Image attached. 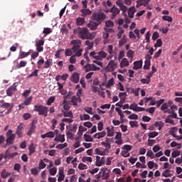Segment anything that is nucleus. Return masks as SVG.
Instances as JSON below:
<instances>
[{"label": "nucleus", "instance_id": "10", "mask_svg": "<svg viewBox=\"0 0 182 182\" xmlns=\"http://www.w3.org/2000/svg\"><path fill=\"white\" fill-rule=\"evenodd\" d=\"M16 86H17L16 82H14V85H12L10 87H9L6 90L7 96H9L11 97V96H12L14 93L16 92Z\"/></svg>", "mask_w": 182, "mask_h": 182}, {"label": "nucleus", "instance_id": "55", "mask_svg": "<svg viewBox=\"0 0 182 182\" xmlns=\"http://www.w3.org/2000/svg\"><path fill=\"white\" fill-rule=\"evenodd\" d=\"M170 173V171L168 169L165 170L163 173H162V176L164 177H171V176H173V174L171 173Z\"/></svg>", "mask_w": 182, "mask_h": 182}, {"label": "nucleus", "instance_id": "50", "mask_svg": "<svg viewBox=\"0 0 182 182\" xmlns=\"http://www.w3.org/2000/svg\"><path fill=\"white\" fill-rule=\"evenodd\" d=\"M55 102V97H50L47 100V106H50Z\"/></svg>", "mask_w": 182, "mask_h": 182}, {"label": "nucleus", "instance_id": "9", "mask_svg": "<svg viewBox=\"0 0 182 182\" xmlns=\"http://www.w3.org/2000/svg\"><path fill=\"white\" fill-rule=\"evenodd\" d=\"M43 45H45V40L40 39L36 43V48L37 52H43Z\"/></svg>", "mask_w": 182, "mask_h": 182}, {"label": "nucleus", "instance_id": "19", "mask_svg": "<svg viewBox=\"0 0 182 182\" xmlns=\"http://www.w3.org/2000/svg\"><path fill=\"white\" fill-rule=\"evenodd\" d=\"M79 79H80V74L77 73H74L71 75V82H73V83H79Z\"/></svg>", "mask_w": 182, "mask_h": 182}, {"label": "nucleus", "instance_id": "26", "mask_svg": "<svg viewBox=\"0 0 182 182\" xmlns=\"http://www.w3.org/2000/svg\"><path fill=\"white\" fill-rule=\"evenodd\" d=\"M107 136L108 137H113L114 136V127H107Z\"/></svg>", "mask_w": 182, "mask_h": 182}, {"label": "nucleus", "instance_id": "57", "mask_svg": "<svg viewBox=\"0 0 182 182\" xmlns=\"http://www.w3.org/2000/svg\"><path fill=\"white\" fill-rule=\"evenodd\" d=\"M144 63H145L144 65V70H149V69H150V65H151V61H145Z\"/></svg>", "mask_w": 182, "mask_h": 182}, {"label": "nucleus", "instance_id": "40", "mask_svg": "<svg viewBox=\"0 0 182 182\" xmlns=\"http://www.w3.org/2000/svg\"><path fill=\"white\" fill-rule=\"evenodd\" d=\"M38 73H39V70L35 69L32 73H31L28 75V77L31 78V77H33L35 76L37 77Z\"/></svg>", "mask_w": 182, "mask_h": 182}, {"label": "nucleus", "instance_id": "33", "mask_svg": "<svg viewBox=\"0 0 182 182\" xmlns=\"http://www.w3.org/2000/svg\"><path fill=\"white\" fill-rule=\"evenodd\" d=\"M27 62L25 60H21L20 61L19 64H18L16 68V69H21V68H25V66H26L27 65Z\"/></svg>", "mask_w": 182, "mask_h": 182}, {"label": "nucleus", "instance_id": "30", "mask_svg": "<svg viewBox=\"0 0 182 182\" xmlns=\"http://www.w3.org/2000/svg\"><path fill=\"white\" fill-rule=\"evenodd\" d=\"M129 65V60H127V58H123L120 63L121 68H127Z\"/></svg>", "mask_w": 182, "mask_h": 182}, {"label": "nucleus", "instance_id": "44", "mask_svg": "<svg viewBox=\"0 0 182 182\" xmlns=\"http://www.w3.org/2000/svg\"><path fill=\"white\" fill-rule=\"evenodd\" d=\"M46 167V164L43 162V160H40L39 164H38V170H42V168H45Z\"/></svg>", "mask_w": 182, "mask_h": 182}, {"label": "nucleus", "instance_id": "43", "mask_svg": "<svg viewBox=\"0 0 182 182\" xmlns=\"http://www.w3.org/2000/svg\"><path fill=\"white\" fill-rule=\"evenodd\" d=\"M84 140L85 141H93V138L92 137V136L85 134H84Z\"/></svg>", "mask_w": 182, "mask_h": 182}, {"label": "nucleus", "instance_id": "5", "mask_svg": "<svg viewBox=\"0 0 182 182\" xmlns=\"http://www.w3.org/2000/svg\"><path fill=\"white\" fill-rule=\"evenodd\" d=\"M6 144H14V141H15V137H16V135L15 134H12V131L9 129L6 134Z\"/></svg>", "mask_w": 182, "mask_h": 182}, {"label": "nucleus", "instance_id": "53", "mask_svg": "<svg viewBox=\"0 0 182 182\" xmlns=\"http://www.w3.org/2000/svg\"><path fill=\"white\" fill-rule=\"evenodd\" d=\"M159 136V132H152L149 134V139H154V137H157Z\"/></svg>", "mask_w": 182, "mask_h": 182}, {"label": "nucleus", "instance_id": "39", "mask_svg": "<svg viewBox=\"0 0 182 182\" xmlns=\"http://www.w3.org/2000/svg\"><path fill=\"white\" fill-rule=\"evenodd\" d=\"M176 132H177V128L174 127L171 128L169 133L171 136H173V137H177V135L176 134Z\"/></svg>", "mask_w": 182, "mask_h": 182}, {"label": "nucleus", "instance_id": "31", "mask_svg": "<svg viewBox=\"0 0 182 182\" xmlns=\"http://www.w3.org/2000/svg\"><path fill=\"white\" fill-rule=\"evenodd\" d=\"M11 176V173L6 172V169H3L1 173V178H7V177H9Z\"/></svg>", "mask_w": 182, "mask_h": 182}, {"label": "nucleus", "instance_id": "58", "mask_svg": "<svg viewBox=\"0 0 182 182\" xmlns=\"http://www.w3.org/2000/svg\"><path fill=\"white\" fill-rule=\"evenodd\" d=\"M61 32L62 33H65V35H68V33H69V30H68V28L65 24L62 26Z\"/></svg>", "mask_w": 182, "mask_h": 182}, {"label": "nucleus", "instance_id": "47", "mask_svg": "<svg viewBox=\"0 0 182 182\" xmlns=\"http://www.w3.org/2000/svg\"><path fill=\"white\" fill-rule=\"evenodd\" d=\"M82 161L83 163H86V161H88L89 163H92V161H93V159H92V157L90 156H83Z\"/></svg>", "mask_w": 182, "mask_h": 182}, {"label": "nucleus", "instance_id": "8", "mask_svg": "<svg viewBox=\"0 0 182 182\" xmlns=\"http://www.w3.org/2000/svg\"><path fill=\"white\" fill-rule=\"evenodd\" d=\"M117 68V63L114 62V60H110L106 67V70H107V72H114Z\"/></svg>", "mask_w": 182, "mask_h": 182}, {"label": "nucleus", "instance_id": "17", "mask_svg": "<svg viewBox=\"0 0 182 182\" xmlns=\"http://www.w3.org/2000/svg\"><path fill=\"white\" fill-rule=\"evenodd\" d=\"M143 66V60H137L134 62V70H139V69H141Z\"/></svg>", "mask_w": 182, "mask_h": 182}, {"label": "nucleus", "instance_id": "35", "mask_svg": "<svg viewBox=\"0 0 182 182\" xmlns=\"http://www.w3.org/2000/svg\"><path fill=\"white\" fill-rule=\"evenodd\" d=\"M100 89L103 90L102 88V85H100V87L92 86V92H94V93H100Z\"/></svg>", "mask_w": 182, "mask_h": 182}, {"label": "nucleus", "instance_id": "27", "mask_svg": "<svg viewBox=\"0 0 182 182\" xmlns=\"http://www.w3.org/2000/svg\"><path fill=\"white\" fill-rule=\"evenodd\" d=\"M31 55V52H24V51H20L19 52V55H18V59H25V58H28Z\"/></svg>", "mask_w": 182, "mask_h": 182}, {"label": "nucleus", "instance_id": "3", "mask_svg": "<svg viewBox=\"0 0 182 182\" xmlns=\"http://www.w3.org/2000/svg\"><path fill=\"white\" fill-rule=\"evenodd\" d=\"M91 19L100 25L106 19V14L102 11L94 12L91 16Z\"/></svg>", "mask_w": 182, "mask_h": 182}, {"label": "nucleus", "instance_id": "22", "mask_svg": "<svg viewBox=\"0 0 182 182\" xmlns=\"http://www.w3.org/2000/svg\"><path fill=\"white\" fill-rule=\"evenodd\" d=\"M107 133L106 131H102V132L96 133L93 135L94 139H102V137H105L106 136Z\"/></svg>", "mask_w": 182, "mask_h": 182}, {"label": "nucleus", "instance_id": "61", "mask_svg": "<svg viewBox=\"0 0 182 182\" xmlns=\"http://www.w3.org/2000/svg\"><path fill=\"white\" fill-rule=\"evenodd\" d=\"M72 48H67L65 49V56H72V54H73V52H72Z\"/></svg>", "mask_w": 182, "mask_h": 182}, {"label": "nucleus", "instance_id": "25", "mask_svg": "<svg viewBox=\"0 0 182 182\" xmlns=\"http://www.w3.org/2000/svg\"><path fill=\"white\" fill-rule=\"evenodd\" d=\"M28 150H29V156H32L35 151H36V146L34 145L33 143H31L30 146H28Z\"/></svg>", "mask_w": 182, "mask_h": 182}, {"label": "nucleus", "instance_id": "28", "mask_svg": "<svg viewBox=\"0 0 182 182\" xmlns=\"http://www.w3.org/2000/svg\"><path fill=\"white\" fill-rule=\"evenodd\" d=\"M127 43V37L126 35H124L122 38L119 41V48H122L123 45H126Z\"/></svg>", "mask_w": 182, "mask_h": 182}, {"label": "nucleus", "instance_id": "48", "mask_svg": "<svg viewBox=\"0 0 182 182\" xmlns=\"http://www.w3.org/2000/svg\"><path fill=\"white\" fill-rule=\"evenodd\" d=\"M67 146H68V143L65 142L64 144H58L56 146V149H59L60 150H63V149H65Z\"/></svg>", "mask_w": 182, "mask_h": 182}, {"label": "nucleus", "instance_id": "20", "mask_svg": "<svg viewBox=\"0 0 182 182\" xmlns=\"http://www.w3.org/2000/svg\"><path fill=\"white\" fill-rule=\"evenodd\" d=\"M71 102L73 106H77V103H80L81 102L80 97H77L76 95L73 96L71 98Z\"/></svg>", "mask_w": 182, "mask_h": 182}, {"label": "nucleus", "instance_id": "62", "mask_svg": "<svg viewBox=\"0 0 182 182\" xmlns=\"http://www.w3.org/2000/svg\"><path fill=\"white\" fill-rule=\"evenodd\" d=\"M61 121L63 123H73V118H63Z\"/></svg>", "mask_w": 182, "mask_h": 182}, {"label": "nucleus", "instance_id": "63", "mask_svg": "<svg viewBox=\"0 0 182 182\" xmlns=\"http://www.w3.org/2000/svg\"><path fill=\"white\" fill-rule=\"evenodd\" d=\"M78 168L80 170H86L87 169V165L81 163L78 165Z\"/></svg>", "mask_w": 182, "mask_h": 182}, {"label": "nucleus", "instance_id": "16", "mask_svg": "<svg viewBox=\"0 0 182 182\" xmlns=\"http://www.w3.org/2000/svg\"><path fill=\"white\" fill-rule=\"evenodd\" d=\"M9 149H7L6 151L4 159H8L9 160H11L12 159H14L16 156H18V152L9 153Z\"/></svg>", "mask_w": 182, "mask_h": 182}, {"label": "nucleus", "instance_id": "46", "mask_svg": "<svg viewBox=\"0 0 182 182\" xmlns=\"http://www.w3.org/2000/svg\"><path fill=\"white\" fill-rule=\"evenodd\" d=\"M134 55V51H133V50H129L127 53V58H129V59H133V56Z\"/></svg>", "mask_w": 182, "mask_h": 182}, {"label": "nucleus", "instance_id": "60", "mask_svg": "<svg viewBox=\"0 0 182 182\" xmlns=\"http://www.w3.org/2000/svg\"><path fill=\"white\" fill-rule=\"evenodd\" d=\"M159 38H160V34H159V32L155 31L152 35V41H156Z\"/></svg>", "mask_w": 182, "mask_h": 182}, {"label": "nucleus", "instance_id": "42", "mask_svg": "<svg viewBox=\"0 0 182 182\" xmlns=\"http://www.w3.org/2000/svg\"><path fill=\"white\" fill-rule=\"evenodd\" d=\"M41 170L36 168H33L31 169V173L33 174V176H38Z\"/></svg>", "mask_w": 182, "mask_h": 182}, {"label": "nucleus", "instance_id": "34", "mask_svg": "<svg viewBox=\"0 0 182 182\" xmlns=\"http://www.w3.org/2000/svg\"><path fill=\"white\" fill-rule=\"evenodd\" d=\"M36 127L35 126V122H31V127H30V130L28 132V135L31 136L33 132H35V128Z\"/></svg>", "mask_w": 182, "mask_h": 182}, {"label": "nucleus", "instance_id": "12", "mask_svg": "<svg viewBox=\"0 0 182 182\" xmlns=\"http://www.w3.org/2000/svg\"><path fill=\"white\" fill-rule=\"evenodd\" d=\"M173 105V101L170 100L168 102L164 103L161 107V110H162V112H164V113H168V110H167V109H168L170 107V106H171Z\"/></svg>", "mask_w": 182, "mask_h": 182}, {"label": "nucleus", "instance_id": "24", "mask_svg": "<svg viewBox=\"0 0 182 182\" xmlns=\"http://www.w3.org/2000/svg\"><path fill=\"white\" fill-rule=\"evenodd\" d=\"M63 117H69L70 119H73V113L72 112V111H65V110H61Z\"/></svg>", "mask_w": 182, "mask_h": 182}, {"label": "nucleus", "instance_id": "18", "mask_svg": "<svg viewBox=\"0 0 182 182\" xmlns=\"http://www.w3.org/2000/svg\"><path fill=\"white\" fill-rule=\"evenodd\" d=\"M22 130H23V126L22 125V124H18V126L17 127L16 131V134H17L18 138L22 137L23 136V133H22Z\"/></svg>", "mask_w": 182, "mask_h": 182}, {"label": "nucleus", "instance_id": "52", "mask_svg": "<svg viewBox=\"0 0 182 182\" xmlns=\"http://www.w3.org/2000/svg\"><path fill=\"white\" fill-rule=\"evenodd\" d=\"M49 172L50 176H55L56 173H58V168H56V167L51 168H50Z\"/></svg>", "mask_w": 182, "mask_h": 182}, {"label": "nucleus", "instance_id": "14", "mask_svg": "<svg viewBox=\"0 0 182 182\" xmlns=\"http://www.w3.org/2000/svg\"><path fill=\"white\" fill-rule=\"evenodd\" d=\"M117 5H118V6L119 7V9H121V11H122V14L123 15L126 14V12H127V6H124V4H123V3H122V1L118 0L117 1Z\"/></svg>", "mask_w": 182, "mask_h": 182}, {"label": "nucleus", "instance_id": "32", "mask_svg": "<svg viewBox=\"0 0 182 182\" xmlns=\"http://www.w3.org/2000/svg\"><path fill=\"white\" fill-rule=\"evenodd\" d=\"M85 23V18L78 17L76 19V24L77 26H82Z\"/></svg>", "mask_w": 182, "mask_h": 182}, {"label": "nucleus", "instance_id": "51", "mask_svg": "<svg viewBox=\"0 0 182 182\" xmlns=\"http://www.w3.org/2000/svg\"><path fill=\"white\" fill-rule=\"evenodd\" d=\"M163 21H166L167 22H173V18L170 16H163Z\"/></svg>", "mask_w": 182, "mask_h": 182}, {"label": "nucleus", "instance_id": "23", "mask_svg": "<svg viewBox=\"0 0 182 182\" xmlns=\"http://www.w3.org/2000/svg\"><path fill=\"white\" fill-rule=\"evenodd\" d=\"M81 16H87V15H92V11L89 9H83L80 10Z\"/></svg>", "mask_w": 182, "mask_h": 182}, {"label": "nucleus", "instance_id": "49", "mask_svg": "<svg viewBox=\"0 0 182 182\" xmlns=\"http://www.w3.org/2000/svg\"><path fill=\"white\" fill-rule=\"evenodd\" d=\"M163 46V41H161V39H158L156 41V43L154 44V48H161V46Z\"/></svg>", "mask_w": 182, "mask_h": 182}, {"label": "nucleus", "instance_id": "64", "mask_svg": "<svg viewBox=\"0 0 182 182\" xmlns=\"http://www.w3.org/2000/svg\"><path fill=\"white\" fill-rule=\"evenodd\" d=\"M172 157L176 158L180 156V151L175 150L171 154Z\"/></svg>", "mask_w": 182, "mask_h": 182}, {"label": "nucleus", "instance_id": "1", "mask_svg": "<svg viewBox=\"0 0 182 182\" xmlns=\"http://www.w3.org/2000/svg\"><path fill=\"white\" fill-rule=\"evenodd\" d=\"M74 33L78 34L79 38L81 39H90L91 41L95 39V36H93V34L90 33L89 32V30L86 28H80L78 27L77 28L74 29Z\"/></svg>", "mask_w": 182, "mask_h": 182}, {"label": "nucleus", "instance_id": "41", "mask_svg": "<svg viewBox=\"0 0 182 182\" xmlns=\"http://www.w3.org/2000/svg\"><path fill=\"white\" fill-rule=\"evenodd\" d=\"M114 85V79L111 78L110 80H108L107 83L106 84V87L109 89L111 86H113Z\"/></svg>", "mask_w": 182, "mask_h": 182}, {"label": "nucleus", "instance_id": "13", "mask_svg": "<svg viewBox=\"0 0 182 182\" xmlns=\"http://www.w3.org/2000/svg\"><path fill=\"white\" fill-rule=\"evenodd\" d=\"M99 25L100 24H98V23H96V21L92 20L87 24V27L90 29V31H96V29L99 28Z\"/></svg>", "mask_w": 182, "mask_h": 182}, {"label": "nucleus", "instance_id": "21", "mask_svg": "<svg viewBox=\"0 0 182 182\" xmlns=\"http://www.w3.org/2000/svg\"><path fill=\"white\" fill-rule=\"evenodd\" d=\"M134 14H136V7H134V6L130 7L128 9L129 18H134Z\"/></svg>", "mask_w": 182, "mask_h": 182}, {"label": "nucleus", "instance_id": "15", "mask_svg": "<svg viewBox=\"0 0 182 182\" xmlns=\"http://www.w3.org/2000/svg\"><path fill=\"white\" fill-rule=\"evenodd\" d=\"M150 0H137L136 1V8H140V6H147L149 5Z\"/></svg>", "mask_w": 182, "mask_h": 182}, {"label": "nucleus", "instance_id": "11", "mask_svg": "<svg viewBox=\"0 0 182 182\" xmlns=\"http://www.w3.org/2000/svg\"><path fill=\"white\" fill-rule=\"evenodd\" d=\"M109 12L112 14L111 15V19H113L115 18V16H117L119 14H120V9H119L117 7L114 6L113 7L111 8L109 10Z\"/></svg>", "mask_w": 182, "mask_h": 182}, {"label": "nucleus", "instance_id": "4", "mask_svg": "<svg viewBox=\"0 0 182 182\" xmlns=\"http://www.w3.org/2000/svg\"><path fill=\"white\" fill-rule=\"evenodd\" d=\"M90 56L97 60H102L103 59H106L107 53L103 50L100 52L92 51L90 53Z\"/></svg>", "mask_w": 182, "mask_h": 182}, {"label": "nucleus", "instance_id": "7", "mask_svg": "<svg viewBox=\"0 0 182 182\" xmlns=\"http://www.w3.org/2000/svg\"><path fill=\"white\" fill-rule=\"evenodd\" d=\"M70 45H73L71 48L73 52H77L80 49V46H82V41L80 40H73L70 41Z\"/></svg>", "mask_w": 182, "mask_h": 182}, {"label": "nucleus", "instance_id": "37", "mask_svg": "<svg viewBox=\"0 0 182 182\" xmlns=\"http://www.w3.org/2000/svg\"><path fill=\"white\" fill-rule=\"evenodd\" d=\"M106 28H113L114 26V23L112 20H109L105 22Z\"/></svg>", "mask_w": 182, "mask_h": 182}, {"label": "nucleus", "instance_id": "54", "mask_svg": "<svg viewBox=\"0 0 182 182\" xmlns=\"http://www.w3.org/2000/svg\"><path fill=\"white\" fill-rule=\"evenodd\" d=\"M43 63H45V60L43 58L40 59L37 62L38 69H42V65H43Z\"/></svg>", "mask_w": 182, "mask_h": 182}, {"label": "nucleus", "instance_id": "59", "mask_svg": "<svg viewBox=\"0 0 182 182\" xmlns=\"http://www.w3.org/2000/svg\"><path fill=\"white\" fill-rule=\"evenodd\" d=\"M31 103H32V97H29L28 98L26 99V100L23 102L25 106H29Z\"/></svg>", "mask_w": 182, "mask_h": 182}, {"label": "nucleus", "instance_id": "6", "mask_svg": "<svg viewBox=\"0 0 182 182\" xmlns=\"http://www.w3.org/2000/svg\"><path fill=\"white\" fill-rule=\"evenodd\" d=\"M0 103L2 105H1V107H3V109H7V114L11 113L12 112V109H14V103H9V102H5L4 100L0 101Z\"/></svg>", "mask_w": 182, "mask_h": 182}, {"label": "nucleus", "instance_id": "45", "mask_svg": "<svg viewBox=\"0 0 182 182\" xmlns=\"http://www.w3.org/2000/svg\"><path fill=\"white\" fill-rule=\"evenodd\" d=\"M133 149V146L132 145L125 144L122 147V150H124L125 151H130Z\"/></svg>", "mask_w": 182, "mask_h": 182}, {"label": "nucleus", "instance_id": "36", "mask_svg": "<svg viewBox=\"0 0 182 182\" xmlns=\"http://www.w3.org/2000/svg\"><path fill=\"white\" fill-rule=\"evenodd\" d=\"M146 77V78H142L140 80L141 83H142L143 85H149L151 82V79L147 78V77Z\"/></svg>", "mask_w": 182, "mask_h": 182}, {"label": "nucleus", "instance_id": "56", "mask_svg": "<svg viewBox=\"0 0 182 182\" xmlns=\"http://www.w3.org/2000/svg\"><path fill=\"white\" fill-rule=\"evenodd\" d=\"M138 106L139 105H137L136 103H133L129 106V109L133 110L134 112H136Z\"/></svg>", "mask_w": 182, "mask_h": 182}, {"label": "nucleus", "instance_id": "29", "mask_svg": "<svg viewBox=\"0 0 182 182\" xmlns=\"http://www.w3.org/2000/svg\"><path fill=\"white\" fill-rule=\"evenodd\" d=\"M55 141H60V143H65V134H59L55 139Z\"/></svg>", "mask_w": 182, "mask_h": 182}, {"label": "nucleus", "instance_id": "38", "mask_svg": "<svg viewBox=\"0 0 182 182\" xmlns=\"http://www.w3.org/2000/svg\"><path fill=\"white\" fill-rule=\"evenodd\" d=\"M50 65H52V59H49L45 62L43 69H48V68H50Z\"/></svg>", "mask_w": 182, "mask_h": 182}, {"label": "nucleus", "instance_id": "2", "mask_svg": "<svg viewBox=\"0 0 182 182\" xmlns=\"http://www.w3.org/2000/svg\"><path fill=\"white\" fill-rule=\"evenodd\" d=\"M34 112L38 113V116H44V117H48V112H49V107L43 105H34Z\"/></svg>", "mask_w": 182, "mask_h": 182}]
</instances>
